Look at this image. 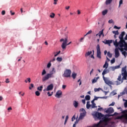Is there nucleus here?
Returning <instances> with one entry per match:
<instances>
[{
    "label": "nucleus",
    "mask_w": 127,
    "mask_h": 127,
    "mask_svg": "<svg viewBox=\"0 0 127 127\" xmlns=\"http://www.w3.org/2000/svg\"><path fill=\"white\" fill-rule=\"evenodd\" d=\"M102 35H103V36H104V29H102L101 31L99 32V33H98L99 37L101 38V36H102Z\"/></svg>",
    "instance_id": "nucleus-22"
},
{
    "label": "nucleus",
    "mask_w": 127,
    "mask_h": 127,
    "mask_svg": "<svg viewBox=\"0 0 127 127\" xmlns=\"http://www.w3.org/2000/svg\"><path fill=\"white\" fill-rule=\"evenodd\" d=\"M119 115V113L115 112L114 114H108L107 116L108 117H114L115 116H118Z\"/></svg>",
    "instance_id": "nucleus-28"
},
{
    "label": "nucleus",
    "mask_w": 127,
    "mask_h": 127,
    "mask_svg": "<svg viewBox=\"0 0 127 127\" xmlns=\"http://www.w3.org/2000/svg\"><path fill=\"white\" fill-rule=\"evenodd\" d=\"M114 28H115L116 29H121V27H118L116 25L114 26Z\"/></svg>",
    "instance_id": "nucleus-49"
},
{
    "label": "nucleus",
    "mask_w": 127,
    "mask_h": 127,
    "mask_svg": "<svg viewBox=\"0 0 127 127\" xmlns=\"http://www.w3.org/2000/svg\"><path fill=\"white\" fill-rule=\"evenodd\" d=\"M47 95H48V97H51V96H52V95H53V92H52V93L50 94V92H48Z\"/></svg>",
    "instance_id": "nucleus-46"
},
{
    "label": "nucleus",
    "mask_w": 127,
    "mask_h": 127,
    "mask_svg": "<svg viewBox=\"0 0 127 127\" xmlns=\"http://www.w3.org/2000/svg\"><path fill=\"white\" fill-rule=\"evenodd\" d=\"M42 89H43V85L37 87V90L38 91H40V92L42 91Z\"/></svg>",
    "instance_id": "nucleus-30"
},
{
    "label": "nucleus",
    "mask_w": 127,
    "mask_h": 127,
    "mask_svg": "<svg viewBox=\"0 0 127 127\" xmlns=\"http://www.w3.org/2000/svg\"><path fill=\"white\" fill-rule=\"evenodd\" d=\"M98 99H107V97H97L94 96V98L93 99L94 101L98 100Z\"/></svg>",
    "instance_id": "nucleus-20"
},
{
    "label": "nucleus",
    "mask_w": 127,
    "mask_h": 127,
    "mask_svg": "<svg viewBox=\"0 0 127 127\" xmlns=\"http://www.w3.org/2000/svg\"><path fill=\"white\" fill-rule=\"evenodd\" d=\"M124 107L125 108H127V100H126L124 103Z\"/></svg>",
    "instance_id": "nucleus-53"
},
{
    "label": "nucleus",
    "mask_w": 127,
    "mask_h": 127,
    "mask_svg": "<svg viewBox=\"0 0 127 127\" xmlns=\"http://www.w3.org/2000/svg\"><path fill=\"white\" fill-rule=\"evenodd\" d=\"M55 73H56V69H55V68L53 67L52 71H51L49 73H47L46 75L43 77V82H45V81L49 80L50 78H54V75H53V74H55Z\"/></svg>",
    "instance_id": "nucleus-2"
},
{
    "label": "nucleus",
    "mask_w": 127,
    "mask_h": 127,
    "mask_svg": "<svg viewBox=\"0 0 127 127\" xmlns=\"http://www.w3.org/2000/svg\"><path fill=\"white\" fill-rule=\"evenodd\" d=\"M91 99V97L90 96V95H86L85 96V100H86V101H90Z\"/></svg>",
    "instance_id": "nucleus-32"
},
{
    "label": "nucleus",
    "mask_w": 127,
    "mask_h": 127,
    "mask_svg": "<svg viewBox=\"0 0 127 127\" xmlns=\"http://www.w3.org/2000/svg\"><path fill=\"white\" fill-rule=\"evenodd\" d=\"M35 95H36V96L39 97V96H40V92H39L38 91H36L35 92Z\"/></svg>",
    "instance_id": "nucleus-37"
},
{
    "label": "nucleus",
    "mask_w": 127,
    "mask_h": 127,
    "mask_svg": "<svg viewBox=\"0 0 127 127\" xmlns=\"http://www.w3.org/2000/svg\"><path fill=\"white\" fill-rule=\"evenodd\" d=\"M91 33H92V30H90L84 35V37L87 36V35H88V34H91Z\"/></svg>",
    "instance_id": "nucleus-42"
},
{
    "label": "nucleus",
    "mask_w": 127,
    "mask_h": 127,
    "mask_svg": "<svg viewBox=\"0 0 127 127\" xmlns=\"http://www.w3.org/2000/svg\"><path fill=\"white\" fill-rule=\"evenodd\" d=\"M103 43H105V44H111L113 42V40H106L105 42L103 41Z\"/></svg>",
    "instance_id": "nucleus-23"
},
{
    "label": "nucleus",
    "mask_w": 127,
    "mask_h": 127,
    "mask_svg": "<svg viewBox=\"0 0 127 127\" xmlns=\"http://www.w3.org/2000/svg\"><path fill=\"white\" fill-rule=\"evenodd\" d=\"M91 107L92 109H95V108H97V106H96V103L92 104Z\"/></svg>",
    "instance_id": "nucleus-45"
},
{
    "label": "nucleus",
    "mask_w": 127,
    "mask_h": 127,
    "mask_svg": "<svg viewBox=\"0 0 127 127\" xmlns=\"http://www.w3.org/2000/svg\"><path fill=\"white\" fill-rule=\"evenodd\" d=\"M85 116H86V113L85 112L81 113L80 114L79 117L78 118V120H83V119H84Z\"/></svg>",
    "instance_id": "nucleus-15"
},
{
    "label": "nucleus",
    "mask_w": 127,
    "mask_h": 127,
    "mask_svg": "<svg viewBox=\"0 0 127 127\" xmlns=\"http://www.w3.org/2000/svg\"><path fill=\"white\" fill-rule=\"evenodd\" d=\"M121 4H123V0H120L119 1V6H121Z\"/></svg>",
    "instance_id": "nucleus-56"
},
{
    "label": "nucleus",
    "mask_w": 127,
    "mask_h": 127,
    "mask_svg": "<svg viewBox=\"0 0 127 127\" xmlns=\"http://www.w3.org/2000/svg\"><path fill=\"white\" fill-rule=\"evenodd\" d=\"M123 47H124V48H119V50H120V51H121V52L124 51V50H125V51H127V43H125V44L124 45Z\"/></svg>",
    "instance_id": "nucleus-17"
},
{
    "label": "nucleus",
    "mask_w": 127,
    "mask_h": 127,
    "mask_svg": "<svg viewBox=\"0 0 127 127\" xmlns=\"http://www.w3.org/2000/svg\"><path fill=\"white\" fill-rule=\"evenodd\" d=\"M84 37L80 38V40H79V42H83V40H84Z\"/></svg>",
    "instance_id": "nucleus-54"
},
{
    "label": "nucleus",
    "mask_w": 127,
    "mask_h": 127,
    "mask_svg": "<svg viewBox=\"0 0 127 127\" xmlns=\"http://www.w3.org/2000/svg\"><path fill=\"white\" fill-rule=\"evenodd\" d=\"M95 117L96 118H97L98 120H101L102 118L104 117V115H103L101 113H99L98 112H96L94 114Z\"/></svg>",
    "instance_id": "nucleus-9"
},
{
    "label": "nucleus",
    "mask_w": 127,
    "mask_h": 127,
    "mask_svg": "<svg viewBox=\"0 0 127 127\" xmlns=\"http://www.w3.org/2000/svg\"><path fill=\"white\" fill-rule=\"evenodd\" d=\"M91 107V105H90V101H88L86 104V108L89 110Z\"/></svg>",
    "instance_id": "nucleus-29"
},
{
    "label": "nucleus",
    "mask_w": 127,
    "mask_h": 127,
    "mask_svg": "<svg viewBox=\"0 0 127 127\" xmlns=\"http://www.w3.org/2000/svg\"><path fill=\"white\" fill-rule=\"evenodd\" d=\"M82 103H83V104L85 105V104H86V100L85 99L82 100Z\"/></svg>",
    "instance_id": "nucleus-62"
},
{
    "label": "nucleus",
    "mask_w": 127,
    "mask_h": 127,
    "mask_svg": "<svg viewBox=\"0 0 127 127\" xmlns=\"http://www.w3.org/2000/svg\"><path fill=\"white\" fill-rule=\"evenodd\" d=\"M80 111L83 112V113H86V111L85 110V109H84V108L81 109Z\"/></svg>",
    "instance_id": "nucleus-59"
},
{
    "label": "nucleus",
    "mask_w": 127,
    "mask_h": 127,
    "mask_svg": "<svg viewBox=\"0 0 127 127\" xmlns=\"http://www.w3.org/2000/svg\"><path fill=\"white\" fill-rule=\"evenodd\" d=\"M97 50V57L99 59H102V57L101 56V49L100 48V45H97L96 47Z\"/></svg>",
    "instance_id": "nucleus-7"
},
{
    "label": "nucleus",
    "mask_w": 127,
    "mask_h": 127,
    "mask_svg": "<svg viewBox=\"0 0 127 127\" xmlns=\"http://www.w3.org/2000/svg\"><path fill=\"white\" fill-rule=\"evenodd\" d=\"M94 91L95 92H99L100 91V88H95Z\"/></svg>",
    "instance_id": "nucleus-57"
},
{
    "label": "nucleus",
    "mask_w": 127,
    "mask_h": 127,
    "mask_svg": "<svg viewBox=\"0 0 127 127\" xmlns=\"http://www.w3.org/2000/svg\"><path fill=\"white\" fill-rule=\"evenodd\" d=\"M47 68H50V67H51V62H50V63H49L47 65Z\"/></svg>",
    "instance_id": "nucleus-47"
},
{
    "label": "nucleus",
    "mask_w": 127,
    "mask_h": 127,
    "mask_svg": "<svg viewBox=\"0 0 127 127\" xmlns=\"http://www.w3.org/2000/svg\"><path fill=\"white\" fill-rule=\"evenodd\" d=\"M107 56H108V57H109V58H112V54H111V53L110 52H108L107 53Z\"/></svg>",
    "instance_id": "nucleus-39"
},
{
    "label": "nucleus",
    "mask_w": 127,
    "mask_h": 127,
    "mask_svg": "<svg viewBox=\"0 0 127 127\" xmlns=\"http://www.w3.org/2000/svg\"><path fill=\"white\" fill-rule=\"evenodd\" d=\"M123 119H124V115H122L121 116L117 117L116 118V120H121L122 122H123Z\"/></svg>",
    "instance_id": "nucleus-27"
},
{
    "label": "nucleus",
    "mask_w": 127,
    "mask_h": 127,
    "mask_svg": "<svg viewBox=\"0 0 127 127\" xmlns=\"http://www.w3.org/2000/svg\"><path fill=\"white\" fill-rule=\"evenodd\" d=\"M115 104H116V103L115 102H112L111 104H110L109 105V106H115Z\"/></svg>",
    "instance_id": "nucleus-63"
},
{
    "label": "nucleus",
    "mask_w": 127,
    "mask_h": 127,
    "mask_svg": "<svg viewBox=\"0 0 127 127\" xmlns=\"http://www.w3.org/2000/svg\"><path fill=\"white\" fill-rule=\"evenodd\" d=\"M123 123L127 124V114L123 115Z\"/></svg>",
    "instance_id": "nucleus-14"
},
{
    "label": "nucleus",
    "mask_w": 127,
    "mask_h": 127,
    "mask_svg": "<svg viewBox=\"0 0 127 127\" xmlns=\"http://www.w3.org/2000/svg\"><path fill=\"white\" fill-rule=\"evenodd\" d=\"M109 72V71L107 69V68H105L103 72H102V75H103V79H104V77H105V75H106V74H108V73Z\"/></svg>",
    "instance_id": "nucleus-21"
},
{
    "label": "nucleus",
    "mask_w": 127,
    "mask_h": 127,
    "mask_svg": "<svg viewBox=\"0 0 127 127\" xmlns=\"http://www.w3.org/2000/svg\"><path fill=\"white\" fill-rule=\"evenodd\" d=\"M123 77L122 79V75L120 74L117 78L118 81H116L117 85H120L121 83L124 82V80H127V74H122Z\"/></svg>",
    "instance_id": "nucleus-5"
},
{
    "label": "nucleus",
    "mask_w": 127,
    "mask_h": 127,
    "mask_svg": "<svg viewBox=\"0 0 127 127\" xmlns=\"http://www.w3.org/2000/svg\"><path fill=\"white\" fill-rule=\"evenodd\" d=\"M107 13H108V10H105L102 11L103 15H106V14H107Z\"/></svg>",
    "instance_id": "nucleus-35"
},
{
    "label": "nucleus",
    "mask_w": 127,
    "mask_h": 127,
    "mask_svg": "<svg viewBox=\"0 0 127 127\" xmlns=\"http://www.w3.org/2000/svg\"><path fill=\"white\" fill-rule=\"evenodd\" d=\"M112 32L114 34H115V35H119V31H113Z\"/></svg>",
    "instance_id": "nucleus-34"
},
{
    "label": "nucleus",
    "mask_w": 127,
    "mask_h": 127,
    "mask_svg": "<svg viewBox=\"0 0 127 127\" xmlns=\"http://www.w3.org/2000/svg\"><path fill=\"white\" fill-rule=\"evenodd\" d=\"M122 75H127V66L123 67L122 69Z\"/></svg>",
    "instance_id": "nucleus-16"
},
{
    "label": "nucleus",
    "mask_w": 127,
    "mask_h": 127,
    "mask_svg": "<svg viewBox=\"0 0 127 127\" xmlns=\"http://www.w3.org/2000/svg\"><path fill=\"white\" fill-rule=\"evenodd\" d=\"M110 68L111 69L112 71H115L116 70V67L115 66H111Z\"/></svg>",
    "instance_id": "nucleus-48"
},
{
    "label": "nucleus",
    "mask_w": 127,
    "mask_h": 127,
    "mask_svg": "<svg viewBox=\"0 0 127 127\" xmlns=\"http://www.w3.org/2000/svg\"><path fill=\"white\" fill-rule=\"evenodd\" d=\"M68 119H69V117L68 116H66L65 117L64 125H65V124H66V122H67V121H68Z\"/></svg>",
    "instance_id": "nucleus-50"
},
{
    "label": "nucleus",
    "mask_w": 127,
    "mask_h": 127,
    "mask_svg": "<svg viewBox=\"0 0 127 127\" xmlns=\"http://www.w3.org/2000/svg\"><path fill=\"white\" fill-rule=\"evenodd\" d=\"M126 34V32L123 31L121 33V34L119 35V38L120 40H125L124 39V36H125Z\"/></svg>",
    "instance_id": "nucleus-13"
},
{
    "label": "nucleus",
    "mask_w": 127,
    "mask_h": 127,
    "mask_svg": "<svg viewBox=\"0 0 127 127\" xmlns=\"http://www.w3.org/2000/svg\"><path fill=\"white\" fill-rule=\"evenodd\" d=\"M28 82V83H30V82H31V79L29 77L27 78V79L25 80V83H27Z\"/></svg>",
    "instance_id": "nucleus-31"
},
{
    "label": "nucleus",
    "mask_w": 127,
    "mask_h": 127,
    "mask_svg": "<svg viewBox=\"0 0 127 127\" xmlns=\"http://www.w3.org/2000/svg\"><path fill=\"white\" fill-rule=\"evenodd\" d=\"M111 94V95H112V96H115V95H117V93L115 92V91H112Z\"/></svg>",
    "instance_id": "nucleus-52"
},
{
    "label": "nucleus",
    "mask_w": 127,
    "mask_h": 127,
    "mask_svg": "<svg viewBox=\"0 0 127 127\" xmlns=\"http://www.w3.org/2000/svg\"><path fill=\"white\" fill-rule=\"evenodd\" d=\"M115 69H119L121 67V65H119L115 66Z\"/></svg>",
    "instance_id": "nucleus-61"
},
{
    "label": "nucleus",
    "mask_w": 127,
    "mask_h": 127,
    "mask_svg": "<svg viewBox=\"0 0 127 127\" xmlns=\"http://www.w3.org/2000/svg\"><path fill=\"white\" fill-rule=\"evenodd\" d=\"M71 73L72 71L70 69H66L63 74V77L64 78H69L71 77Z\"/></svg>",
    "instance_id": "nucleus-6"
},
{
    "label": "nucleus",
    "mask_w": 127,
    "mask_h": 127,
    "mask_svg": "<svg viewBox=\"0 0 127 127\" xmlns=\"http://www.w3.org/2000/svg\"><path fill=\"white\" fill-rule=\"evenodd\" d=\"M73 105L74 108H78V106H79V103H78V101H76L75 100L73 101Z\"/></svg>",
    "instance_id": "nucleus-19"
},
{
    "label": "nucleus",
    "mask_w": 127,
    "mask_h": 127,
    "mask_svg": "<svg viewBox=\"0 0 127 127\" xmlns=\"http://www.w3.org/2000/svg\"><path fill=\"white\" fill-rule=\"evenodd\" d=\"M1 14H2V15H4V14H5V10H2L1 11Z\"/></svg>",
    "instance_id": "nucleus-58"
},
{
    "label": "nucleus",
    "mask_w": 127,
    "mask_h": 127,
    "mask_svg": "<svg viewBox=\"0 0 127 127\" xmlns=\"http://www.w3.org/2000/svg\"><path fill=\"white\" fill-rule=\"evenodd\" d=\"M50 17L51 18H54V17H55V13H52V14L50 15Z\"/></svg>",
    "instance_id": "nucleus-36"
},
{
    "label": "nucleus",
    "mask_w": 127,
    "mask_h": 127,
    "mask_svg": "<svg viewBox=\"0 0 127 127\" xmlns=\"http://www.w3.org/2000/svg\"><path fill=\"white\" fill-rule=\"evenodd\" d=\"M34 87V85L32 83L30 84V86H29V90H32V88Z\"/></svg>",
    "instance_id": "nucleus-43"
},
{
    "label": "nucleus",
    "mask_w": 127,
    "mask_h": 127,
    "mask_svg": "<svg viewBox=\"0 0 127 127\" xmlns=\"http://www.w3.org/2000/svg\"><path fill=\"white\" fill-rule=\"evenodd\" d=\"M122 52V54H123V55H124V56H125L126 57V54H127V52H126V51H122V52Z\"/></svg>",
    "instance_id": "nucleus-51"
},
{
    "label": "nucleus",
    "mask_w": 127,
    "mask_h": 127,
    "mask_svg": "<svg viewBox=\"0 0 127 127\" xmlns=\"http://www.w3.org/2000/svg\"><path fill=\"white\" fill-rule=\"evenodd\" d=\"M74 120H76V117H75V116H73L71 119V121L74 122Z\"/></svg>",
    "instance_id": "nucleus-55"
},
{
    "label": "nucleus",
    "mask_w": 127,
    "mask_h": 127,
    "mask_svg": "<svg viewBox=\"0 0 127 127\" xmlns=\"http://www.w3.org/2000/svg\"><path fill=\"white\" fill-rule=\"evenodd\" d=\"M62 41H63V43L62 44V49H64V50H65V49H66V47H67L68 45H70V44L72 43V42H70L69 43L67 44V42L68 41V37H66L64 39H61L60 40V42H62Z\"/></svg>",
    "instance_id": "nucleus-4"
},
{
    "label": "nucleus",
    "mask_w": 127,
    "mask_h": 127,
    "mask_svg": "<svg viewBox=\"0 0 127 127\" xmlns=\"http://www.w3.org/2000/svg\"><path fill=\"white\" fill-rule=\"evenodd\" d=\"M127 43L126 42V41L125 40H120V41L118 42V40H116L115 42L114 43V45L117 48H119V46L120 47V48H123L124 46H125V45Z\"/></svg>",
    "instance_id": "nucleus-3"
},
{
    "label": "nucleus",
    "mask_w": 127,
    "mask_h": 127,
    "mask_svg": "<svg viewBox=\"0 0 127 127\" xmlns=\"http://www.w3.org/2000/svg\"><path fill=\"white\" fill-rule=\"evenodd\" d=\"M105 111L107 114H113L114 112V108L112 107H110L108 109H105Z\"/></svg>",
    "instance_id": "nucleus-11"
},
{
    "label": "nucleus",
    "mask_w": 127,
    "mask_h": 127,
    "mask_svg": "<svg viewBox=\"0 0 127 127\" xmlns=\"http://www.w3.org/2000/svg\"><path fill=\"white\" fill-rule=\"evenodd\" d=\"M53 88H54L53 84H51L47 86V88L44 89L43 91L46 92V91H52V90H53Z\"/></svg>",
    "instance_id": "nucleus-10"
},
{
    "label": "nucleus",
    "mask_w": 127,
    "mask_h": 127,
    "mask_svg": "<svg viewBox=\"0 0 127 127\" xmlns=\"http://www.w3.org/2000/svg\"><path fill=\"white\" fill-rule=\"evenodd\" d=\"M77 76V74L76 73H72L71 77H72L73 79H76V76Z\"/></svg>",
    "instance_id": "nucleus-38"
},
{
    "label": "nucleus",
    "mask_w": 127,
    "mask_h": 127,
    "mask_svg": "<svg viewBox=\"0 0 127 127\" xmlns=\"http://www.w3.org/2000/svg\"><path fill=\"white\" fill-rule=\"evenodd\" d=\"M46 74V70L45 69H43V71L42 72V76H44Z\"/></svg>",
    "instance_id": "nucleus-41"
},
{
    "label": "nucleus",
    "mask_w": 127,
    "mask_h": 127,
    "mask_svg": "<svg viewBox=\"0 0 127 127\" xmlns=\"http://www.w3.org/2000/svg\"><path fill=\"white\" fill-rule=\"evenodd\" d=\"M91 54H92V51H88L85 53V57H88V56H90Z\"/></svg>",
    "instance_id": "nucleus-26"
},
{
    "label": "nucleus",
    "mask_w": 127,
    "mask_h": 127,
    "mask_svg": "<svg viewBox=\"0 0 127 127\" xmlns=\"http://www.w3.org/2000/svg\"><path fill=\"white\" fill-rule=\"evenodd\" d=\"M61 95H62V91H61V90H59L56 93L55 97H57V98H60Z\"/></svg>",
    "instance_id": "nucleus-18"
},
{
    "label": "nucleus",
    "mask_w": 127,
    "mask_h": 127,
    "mask_svg": "<svg viewBox=\"0 0 127 127\" xmlns=\"http://www.w3.org/2000/svg\"><path fill=\"white\" fill-rule=\"evenodd\" d=\"M57 61H58V62H61V61H62V60H63V59H62V58L58 57L57 58Z\"/></svg>",
    "instance_id": "nucleus-40"
},
{
    "label": "nucleus",
    "mask_w": 127,
    "mask_h": 127,
    "mask_svg": "<svg viewBox=\"0 0 127 127\" xmlns=\"http://www.w3.org/2000/svg\"><path fill=\"white\" fill-rule=\"evenodd\" d=\"M110 120L109 117H108V115H106L104 117H102V121H100L99 123L97 124H94L93 125V127H100L101 126V124H103L104 127H106V126H108L109 125V122H110Z\"/></svg>",
    "instance_id": "nucleus-1"
},
{
    "label": "nucleus",
    "mask_w": 127,
    "mask_h": 127,
    "mask_svg": "<svg viewBox=\"0 0 127 127\" xmlns=\"http://www.w3.org/2000/svg\"><path fill=\"white\" fill-rule=\"evenodd\" d=\"M125 92H126V94H127V87L125 88Z\"/></svg>",
    "instance_id": "nucleus-64"
},
{
    "label": "nucleus",
    "mask_w": 127,
    "mask_h": 127,
    "mask_svg": "<svg viewBox=\"0 0 127 127\" xmlns=\"http://www.w3.org/2000/svg\"><path fill=\"white\" fill-rule=\"evenodd\" d=\"M112 1H113V0H106L105 1V4H106V5L111 4Z\"/></svg>",
    "instance_id": "nucleus-24"
},
{
    "label": "nucleus",
    "mask_w": 127,
    "mask_h": 127,
    "mask_svg": "<svg viewBox=\"0 0 127 127\" xmlns=\"http://www.w3.org/2000/svg\"><path fill=\"white\" fill-rule=\"evenodd\" d=\"M108 22L109 23H113L114 22V21L113 20V19L109 20Z\"/></svg>",
    "instance_id": "nucleus-60"
},
{
    "label": "nucleus",
    "mask_w": 127,
    "mask_h": 127,
    "mask_svg": "<svg viewBox=\"0 0 127 127\" xmlns=\"http://www.w3.org/2000/svg\"><path fill=\"white\" fill-rule=\"evenodd\" d=\"M119 48H120L118 47V48L115 49V58H118V57L120 56V52L119 51V50H120V49Z\"/></svg>",
    "instance_id": "nucleus-12"
},
{
    "label": "nucleus",
    "mask_w": 127,
    "mask_h": 127,
    "mask_svg": "<svg viewBox=\"0 0 127 127\" xmlns=\"http://www.w3.org/2000/svg\"><path fill=\"white\" fill-rule=\"evenodd\" d=\"M103 80L105 83V84H106V85H108V86H110L111 85H113V82H112V81L109 80V79H108V78L105 77V76H103Z\"/></svg>",
    "instance_id": "nucleus-8"
},
{
    "label": "nucleus",
    "mask_w": 127,
    "mask_h": 127,
    "mask_svg": "<svg viewBox=\"0 0 127 127\" xmlns=\"http://www.w3.org/2000/svg\"><path fill=\"white\" fill-rule=\"evenodd\" d=\"M108 66H109V64L107 63V62H105V64L103 65V68H108Z\"/></svg>",
    "instance_id": "nucleus-33"
},
{
    "label": "nucleus",
    "mask_w": 127,
    "mask_h": 127,
    "mask_svg": "<svg viewBox=\"0 0 127 127\" xmlns=\"http://www.w3.org/2000/svg\"><path fill=\"white\" fill-rule=\"evenodd\" d=\"M99 77H95L93 79H92V84H95V83H96L97 81H98V80L99 79Z\"/></svg>",
    "instance_id": "nucleus-25"
},
{
    "label": "nucleus",
    "mask_w": 127,
    "mask_h": 127,
    "mask_svg": "<svg viewBox=\"0 0 127 127\" xmlns=\"http://www.w3.org/2000/svg\"><path fill=\"white\" fill-rule=\"evenodd\" d=\"M115 62H116V59L113 58L111 61V63L112 64H114V63H115Z\"/></svg>",
    "instance_id": "nucleus-44"
}]
</instances>
